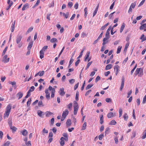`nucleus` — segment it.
Wrapping results in <instances>:
<instances>
[{
	"label": "nucleus",
	"mask_w": 146,
	"mask_h": 146,
	"mask_svg": "<svg viewBox=\"0 0 146 146\" xmlns=\"http://www.w3.org/2000/svg\"><path fill=\"white\" fill-rule=\"evenodd\" d=\"M11 105H8L6 108V111L5 113L4 114V117H5L7 116L8 117L9 115L10 112L11 111Z\"/></svg>",
	"instance_id": "obj_1"
},
{
	"label": "nucleus",
	"mask_w": 146,
	"mask_h": 146,
	"mask_svg": "<svg viewBox=\"0 0 146 146\" xmlns=\"http://www.w3.org/2000/svg\"><path fill=\"white\" fill-rule=\"evenodd\" d=\"M74 115H76L77 114V112L79 108V106L78 104V103L75 101H74Z\"/></svg>",
	"instance_id": "obj_2"
},
{
	"label": "nucleus",
	"mask_w": 146,
	"mask_h": 146,
	"mask_svg": "<svg viewBox=\"0 0 146 146\" xmlns=\"http://www.w3.org/2000/svg\"><path fill=\"white\" fill-rule=\"evenodd\" d=\"M69 111L67 109H66L65 111H63L62 115V117L61 119L62 121H63L65 119Z\"/></svg>",
	"instance_id": "obj_3"
},
{
	"label": "nucleus",
	"mask_w": 146,
	"mask_h": 146,
	"mask_svg": "<svg viewBox=\"0 0 146 146\" xmlns=\"http://www.w3.org/2000/svg\"><path fill=\"white\" fill-rule=\"evenodd\" d=\"M35 88L34 86H32L30 88V89L28 91L27 93V95L25 96V98H27L30 96L31 95V93L33 92L34 89Z\"/></svg>",
	"instance_id": "obj_4"
},
{
	"label": "nucleus",
	"mask_w": 146,
	"mask_h": 146,
	"mask_svg": "<svg viewBox=\"0 0 146 146\" xmlns=\"http://www.w3.org/2000/svg\"><path fill=\"white\" fill-rule=\"evenodd\" d=\"M9 58H8L7 55H5L3 57L2 61L4 63H6L9 62Z\"/></svg>",
	"instance_id": "obj_5"
},
{
	"label": "nucleus",
	"mask_w": 146,
	"mask_h": 146,
	"mask_svg": "<svg viewBox=\"0 0 146 146\" xmlns=\"http://www.w3.org/2000/svg\"><path fill=\"white\" fill-rule=\"evenodd\" d=\"M125 79L123 76L121 78V85L120 88V90L121 91L123 88L124 85Z\"/></svg>",
	"instance_id": "obj_6"
},
{
	"label": "nucleus",
	"mask_w": 146,
	"mask_h": 146,
	"mask_svg": "<svg viewBox=\"0 0 146 146\" xmlns=\"http://www.w3.org/2000/svg\"><path fill=\"white\" fill-rule=\"evenodd\" d=\"M22 37V36L21 35H19L17 36L16 38V42L17 44L20 43Z\"/></svg>",
	"instance_id": "obj_7"
},
{
	"label": "nucleus",
	"mask_w": 146,
	"mask_h": 146,
	"mask_svg": "<svg viewBox=\"0 0 146 146\" xmlns=\"http://www.w3.org/2000/svg\"><path fill=\"white\" fill-rule=\"evenodd\" d=\"M58 92L61 96H64L65 93V92L64 91V88H60V90Z\"/></svg>",
	"instance_id": "obj_8"
},
{
	"label": "nucleus",
	"mask_w": 146,
	"mask_h": 146,
	"mask_svg": "<svg viewBox=\"0 0 146 146\" xmlns=\"http://www.w3.org/2000/svg\"><path fill=\"white\" fill-rule=\"evenodd\" d=\"M114 70H116L115 75H117L119 71V66L118 65H116L114 66Z\"/></svg>",
	"instance_id": "obj_9"
},
{
	"label": "nucleus",
	"mask_w": 146,
	"mask_h": 146,
	"mask_svg": "<svg viewBox=\"0 0 146 146\" xmlns=\"http://www.w3.org/2000/svg\"><path fill=\"white\" fill-rule=\"evenodd\" d=\"M23 95V93L21 92H19L16 95V96L19 99L22 98Z\"/></svg>",
	"instance_id": "obj_10"
},
{
	"label": "nucleus",
	"mask_w": 146,
	"mask_h": 146,
	"mask_svg": "<svg viewBox=\"0 0 146 146\" xmlns=\"http://www.w3.org/2000/svg\"><path fill=\"white\" fill-rule=\"evenodd\" d=\"M90 51H88L87 52L85 56L84 61H86L87 60V59L89 58V56L90 55Z\"/></svg>",
	"instance_id": "obj_11"
},
{
	"label": "nucleus",
	"mask_w": 146,
	"mask_h": 146,
	"mask_svg": "<svg viewBox=\"0 0 146 146\" xmlns=\"http://www.w3.org/2000/svg\"><path fill=\"white\" fill-rule=\"evenodd\" d=\"M33 41H31L29 44V45L28 46V50H30L32 47L33 46Z\"/></svg>",
	"instance_id": "obj_12"
},
{
	"label": "nucleus",
	"mask_w": 146,
	"mask_h": 146,
	"mask_svg": "<svg viewBox=\"0 0 146 146\" xmlns=\"http://www.w3.org/2000/svg\"><path fill=\"white\" fill-rule=\"evenodd\" d=\"M45 93L46 94V98L47 99L49 98H50V93L48 92V90L47 89L45 90Z\"/></svg>",
	"instance_id": "obj_13"
},
{
	"label": "nucleus",
	"mask_w": 146,
	"mask_h": 146,
	"mask_svg": "<svg viewBox=\"0 0 146 146\" xmlns=\"http://www.w3.org/2000/svg\"><path fill=\"white\" fill-rule=\"evenodd\" d=\"M29 5L28 3H26L23 5L22 9V11H24L27 9L29 7Z\"/></svg>",
	"instance_id": "obj_14"
},
{
	"label": "nucleus",
	"mask_w": 146,
	"mask_h": 146,
	"mask_svg": "<svg viewBox=\"0 0 146 146\" xmlns=\"http://www.w3.org/2000/svg\"><path fill=\"white\" fill-rule=\"evenodd\" d=\"M21 132L22 133V135L24 136H26L28 134V131L26 129H24L23 131H21Z\"/></svg>",
	"instance_id": "obj_15"
},
{
	"label": "nucleus",
	"mask_w": 146,
	"mask_h": 146,
	"mask_svg": "<svg viewBox=\"0 0 146 146\" xmlns=\"http://www.w3.org/2000/svg\"><path fill=\"white\" fill-rule=\"evenodd\" d=\"M60 145L62 146H63L64 144V138L62 137L60 139Z\"/></svg>",
	"instance_id": "obj_16"
},
{
	"label": "nucleus",
	"mask_w": 146,
	"mask_h": 146,
	"mask_svg": "<svg viewBox=\"0 0 146 146\" xmlns=\"http://www.w3.org/2000/svg\"><path fill=\"white\" fill-rule=\"evenodd\" d=\"M66 124L67 127H69L71 125V121L70 119L67 120L66 122Z\"/></svg>",
	"instance_id": "obj_17"
},
{
	"label": "nucleus",
	"mask_w": 146,
	"mask_h": 146,
	"mask_svg": "<svg viewBox=\"0 0 146 146\" xmlns=\"http://www.w3.org/2000/svg\"><path fill=\"white\" fill-rule=\"evenodd\" d=\"M46 116V117H49L53 114V113L49 111H47L45 113Z\"/></svg>",
	"instance_id": "obj_18"
},
{
	"label": "nucleus",
	"mask_w": 146,
	"mask_h": 146,
	"mask_svg": "<svg viewBox=\"0 0 146 146\" xmlns=\"http://www.w3.org/2000/svg\"><path fill=\"white\" fill-rule=\"evenodd\" d=\"M15 21L14 22V23H12V26H11V31L12 32H13L14 31V30L15 29Z\"/></svg>",
	"instance_id": "obj_19"
},
{
	"label": "nucleus",
	"mask_w": 146,
	"mask_h": 146,
	"mask_svg": "<svg viewBox=\"0 0 146 146\" xmlns=\"http://www.w3.org/2000/svg\"><path fill=\"white\" fill-rule=\"evenodd\" d=\"M9 83L10 84H11L14 87V88L15 89L16 88V82H9Z\"/></svg>",
	"instance_id": "obj_20"
},
{
	"label": "nucleus",
	"mask_w": 146,
	"mask_h": 146,
	"mask_svg": "<svg viewBox=\"0 0 146 146\" xmlns=\"http://www.w3.org/2000/svg\"><path fill=\"white\" fill-rule=\"evenodd\" d=\"M40 57L41 59L43 58L44 57V52L42 51H40Z\"/></svg>",
	"instance_id": "obj_21"
},
{
	"label": "nucleus",
	"mask_w": 146,
	"mask_h": 146,
	"mask_svg": "<svg viewBox=\"0 0 146 146\" xmlns=\"http://www.w3.org/2000/svg\"><path fill=\"white\" fill-rule=\"evenodd\" d=\"M11 129L12 130V132H14L16 131L17 129V128L14 126H13L12 125L10 127Z\"/></svg>",
	"instance_id": "obj_22"
},
{
	"label": "nucleus",
	"mask_w": 146,
	"mask_h": 146,
	"mask_svg": "<svg viewBox=\"0 0 146 146\" xmlns=\"http://www.w3.org/2000/svg\"><path fill=\"white\" fill-rule=\"evenodd\" d=\"M87 123L86 122H84L82 127L81 130H84L86 129Z\"/></svg>",
	"instance_id": "obj_23"
},
{
	"label": "nucleus",
	"mask_w": 146,
	"mask_h": 146,
	"mask_svg": "<svg viewBox=\"0 0 146 146\" xmlns=\"http://www.w3.org/2000/svg\"><path fill=\"white\" fill-rule=\"evenodd\" d=\"M111 29V27H110L107 31L106 34V36H109L110 34L109 32Z\"/></svg>",
	"instance_id": "obj_24"
},
{
	"label": "nucleus",
	"mask_w": 146,
	"mask_h": 146,
	"mask_svg": "<svg viewBox=\"0 0 146 146\" xmlns=\"http://www.w3.org/2000/svg\"><path fill=\"white\" fill-rule=\"evenodd\" d=\"M43 112L40 110H38L37 111V114L40 117H42V113Z\"/></svg>",
	"instance_id": "obj_25"
},
{
	"label": "nucleus",
	"mask_w": 146,
	"mask_h": 146,
	"mask_svg": "<svg viewBox=\"0 0 146 146\" xmlns=\"http://www.w3.org/2000/svg\"><path fill=\"white\" fill-rule=\"evenodd\" d=\"M137 3V1H135L134 3H132L130 6V7L134 9L136 6Z\"/></svg>",
	"instance_id": "obj_26"
},
{
	"label": "nucleus",
	"mask_w": 146,
	"mask_h": 146,
	"mask_svg": "<svg viewBox=\"0 0 146 146\" xmlns=\"http://www.w3.org/2000/svg\"><path fill=\"white\" fill-rule=\"evenodd\" d=\"M146 28V23H145L142 25L140 27L139 29L140 30H143L144 28Z\"/></svg>",
	"instance_id": "obj_27"
},
{
	"label": "nucleus",
	"mask_w": 146,
	"mask_h": 146,
	"mask_svg": "<svg viewBox=\"0 0 146 146\" xmlns=\"http://www.w3.org/2000/svg\"><path fill=\"white\" fill-rule=\"evenodd\" d=\"M113 116V113L112 112H110L108 113L107 117L108 118H111Z\"/></svg>",
	"instance_id": "obj_28"
},
{
	"label": "nucleus",
	"mask_w": 146,
	"mask_h": 146,
	"mask_svg": "<svg viewBox=\"0 0 146 146\" xmlns=\"http://www.w3.org/2000/svg\"><path fill=\"white\" fill-rule=\"evenodd\" d=\"M125 27V24L124 23H123L122 24V25L120 29V32L121 33H122L123 31L124 28Z\"/></svg>",
	"instance_id": "obj_29"
},
{
	"label": "nucleus",
	"mask_w": 146,
	"mask_h": 146,
	"mask_svg": "<svg viewBox=\"0 0 146 146\" xmlns=\"http://www.w3.org/2000/svg\"><path fill=\"white\" fill-rule=\"evenodd\" d=\"M103 122V115H102L100 116V123L101 124H102Z\"/></svg>",
	"instance_id": "obj_30"
},
{
	"label": "nucleus",
	"mask_w": 146,
	"mask_h": 146,
	"mask_svg": "<svg viewBox=\"0 0 146 146\" xmlns=\"http://www.w3.org/2000/svg\"><path fill=\"white\" fill-rule=\"evenodd\" d=\"M143 136L141 137L142 139H145L146 137V129L145 130L143 133Z\"/></svg>",
	"instance_id": "obj_31"
},
{
	"label": "nucleus",
	"mask_w": 146,
	"mask_h": 146,
	"mask_svg": "<svg viewBox=\"0 0 146 146\" xmlns=\"http://www.w3.org/2000/svg\"><path fill=\"white\" fill-rule=\"evenodd\" d=\"M112 67V65L111 64H109L106 66V70H108L111 69Z\"/></svg>",
	"instance_id": "obj_32"
},
{
	"label": "nucleus",
	"mask_w": 146,
	"mask_h": 146,
	"mask_svg": "<svg viewBox=\"0 0 146 146\" xmlns=\"http://www.w3.org/2000/svg\"><path fill=\"white\" fill-rule=\"evenodd\" d=\"M116 123V122L114 120H112L111 121L109 124L111 125H115Z\"/></svg>",
	"instance_id": "obj_33"
},
{
	"label": "nucleus",
	"mask_w": 146,
	"mask_h": 146,
	"mask_svg": "<svg viewBox=\"0 0 146 146\" xmlns=\"http://www.w3.org/2000/svg\"><path fill=\"white\" fill-rule=\"evenodd\" d=\"M8 123L10 127L12 125V122L11 119H8Z\"/></svg>",
	"instance_id": "obj_34"
},
{
	"label": "nucleus",
	"mask_w": 146,
	"mask_h": 146,
	"mask_svg": "<svg viewBox=\"0 0 146 146\" xmlns=\"http://www.w3.org/2000/svg\"><path fill=\"white\" fill-rule=\"evenodd\" d=\"M123 116L124 120L125 121H127V120L128 118V116L127 113H124Z\"/></svg>",
	"instance_id": "obj_35"
},
{
	"label": "nucleus",
	"mask_w": 146,
	"mask_h": 146,
	"mask_svg": "<svg viewBox=\"0 0 146 146\" xmlns=\"http://www.w3.org/2000/svg\"><path fill=\"white\" fill-rule=\"evenodd\" d=\"M63 15L64 17H65L67 19L69 15V13L68 12H67L66 13V14L64 13H63Z\"/></svg>",
	"instance_id": "obj_36"
},
{
	"label": "nucleus",
	"mask_w": 146,
	"mask_h": 146,
	"mask_svg": "<svg viewBox=\"0 0 146 146\" xmlns=\"http://www.w3.org/2000/svg\"><path fill=\"white\" fill-rule=\"evenodd\" d=\"M109 23H108L104 26H102L101 28V30H104L109 25Z\"/></svg>",
	"instance_id": "obj_37"
},
{
	"label": "nucleus",
	"mask_w": 146,
	"mask_h": 146,
	"mask_svg": "<svg viewBox=\"0 0 146 146\" xmlns=\"http://www.w3.org/2000/svg\"><path fill=\"white\" fill-rule=\"evenodd\" d=\"M141 68H137L135 72L136 73V75H137V74H139V72L141 70Z\"/></svg>",
	"instance_id": "obj_38"
},
{
	"label": "nucleus",
	"mask_w": 146,
	"mask_h": 146,
	"mask_svg": "<svg viewBox=\"0 0 146 146\" xmlns=\"http://www.w3.org/2000/svg\"><path fill=\"white\" fill-rule=\"evenodd\" d=\"M93 84H90L88 85L86 88V90H87L90 88H91L92 86H93Z\"/></svg>",
	"instance_id": "obj_39"
},
{
	"label": "nucleus",
	"mask_w": 146,
	"mask_h": 146,
	"mask_svg": "<svg viewBox=\"0 0 146 146\" xmlns=\"http://www.w3.org/2000/svg\"><path fill=\"white\" fill-rule=\"evenodd\" d=\"M72 6L73 3L72 2H69L68 3V6L69 8H71L72 7Z\"/></svg>",
	"instance_id": "obj_40"
},
{
	"label": "nucleus",
	"mask_w": 146,
	"mask_h": 146,
	"mask_svg": "<svg viewBox=\"0 0 146 146\" xmlns=\"http://www.w3.org/2000/svg\"><path fill=\"white\" fill-rule=\"evenodd\" d=\"M57 42V40L56 38H53L50 40V42L52 43Z\"/></svg>",
	"instance_id": "obj_41"
},
{
	"label": "nucleus",
	"mask_w": 146,
	"mask_h": 146,
	"mask_svg": "<svg viewBox=\"0 0 146 146\" xmlns=\"http://www.w3.org/2000/svg\"><path fill=\"white\" fill-rule=\"evenodd\" d=\"M8 47L7 46L6 47L4 50H3V52L2 53V56H3L4 55L5 53L6 52L7 49Z\"/></svg>",
	"instance_id": "obj_42"
},
{
	"label": "nucleus",
	"mask_w": 146,
	"mask_h": 146,
	"mask_svg": "<svg viewBox=\"0 0 146 146\" xmlns=\"http://www.w3.org/2000/svg\"><path fill=\"white\" fill-rule=\"evenodd\" d=\"M10 143V142L9 141H7L2 146H9Z\"/></svg>",
	"instance_id": "obj_43"
},
{
	"label": "nucleus",
	"mask_w": 146,
	"mask_h": 146,
	"mask_svg": "<svg viewBox=\"0 0 146 146\" xmlns=\"http://www.w3.org/2000/svg\"><path fill=\"white\" fill-rule=\"evenodd\" d=\"M48 133V130L45 129V128H44L42 130V133L43 135H44V133Z\"/></svg>",
	"instance_id": "obj_44"
},
{
	"label": "nucleus",
	"mask_w": 146,
	"mask_h": 146,
	"mask_svg": "<svg viewBox=\"0 0 146 146\" xmlns=\"http://www.w3.org/2000/svg\"><path fill=\"white\" fill-rule=\"evenodd\" d=\"M119 117H121L122 114V110L121 108H120L119 109Z\"/></svg>",
	"instance_id": "obj_45"
},
{
	"label": "nucleus",
	"mask_w": 146,
	"mask_h": 146,
	"mask_svg": "<svg viewBox=\"0 0 146 146\" xmlns=\"http://www.w3.org/2000/svg\"><path fill=\"white\" fill-rule=\"evenodd\" d=\"M31 98L28 100L27 102V106H30V104H31Z\"/></svg>",
	"instance_id": "obj_46"
},
{
	"label": "nucleus",
	"mask_w": 146,
	"mask_h": 146,
	"mask_svg": "<svg viewBox=\"0 0 146 146\" xmlns=\"http://www.w3.org/2000/svg\"><path fill=\"white\" fill-rule=\"evenodd\" d=\"M13 4V2L11 1L10 3V5H9L6 8V10H7L9 9L10 8V7H11V6Z\"/></svg>",
	"instance_id": "obj_47"
},
{
	"label": "nucleus",
	"mask_w": 146,
	"mask_h": 146,
	"mask_svg": "<svg viewBox=\"0 0 146 146\" xmlns=\"http://www.w3.org/2000/svg\"><path fill=\"white\" fill-rule=\"evenodd\" d=\"M78 2H76L74 5V8L76 9H78Z\"/></svg>",
	"instance_id": "obj_48"
},
{
	"label": "nucleus",
	"mask_w": 146,
	"mask_h": 146,
	"mask_svg": "<svg viewBox=\"0 0 146 146\" xmlns=\"http://www.w3.org/2000/svg\"><path fill=\"white\" fill-rule=\"evenodd\" d=\"M48 46H44L42 49L40 50V51H42L44 52L46 50V49L47 48Z\"/></svg>",
	"instance_id": "obj_49"
},
{
	"label": "nucleus",
	"mask_w": 146,
	"mask_h": 146,
	"mask_svg": "<svg viewBox=\"0 0 146 146\" xmlns=\"http://www.w3.org/2000/svg\"><path fill=\"white\" fill-rule=\"evenodd\" d=\"M121 47L120 46H119L118 47L117 52V54H119L121 50Z\"/></svg>",
	"instance_id": "obj_50"
},
{
	"label": "nucleus",
	"mask_w": 146,
	"mask_h": 146,
	"mask_svg": "<svg viewBox=\"0 0 146 146\" xmlns=\"http://www.w3.org/2000/svg\"><path fill=\"white\" fill-rule=\"evenodd\" d=\"M129 44L128 43H127L126 44L125 47V48L124 50V52H126L127 50V47H128V46H129Z\"/></svg>",
	"instance_id": "obj_51"
},
{
	"label": "nucleus",
	"mask_w": 146,
	"mask_h": 146,
	"mask_svg": "<svg viewBox=\"0 0 146 146\" xmlns=\"http://www.w3.org/2000/svg\"><path fill=\"white\" fill-rule=\"evenodd\" d=\"M84 49H83L80 52V54L79 56L77 58H80L82 56L83 54V52L84 51Z\"/></svg>",
	"instance_id": "obj_52"
},
{
	"label": "nucleus",
	"mask_w": 146,
	"mask_h": 146,
	"mask_svg": "<svg viewBox=\"0 0 146 146\" xmlns=\"http://www.w3.org/2000/svg\"><path fill=\"white\" fill-rule=\"evenodd\" d=\"M104 137V135L103 134H101L99 135L98 138L100 140H101Z\"/></svg>",
	"instance_id": "obj_53"
},
{
	"label": "nucleus",
	"mask_w": 146,
	"mask_h": 146,
	"mask_svg": "<svg viewBox=\"0 0 146 146\" xmlns=\"http://www.w3.org/2000/svg\"><path fill=\"white\" fill-rule=\"evenodd\" d=\"M55 92V90H54V89H53L52 91V93L51 95V97L52 98L54 97V93Z\"/></svg>",
	"instance_id": "obj_54"
},
{
	"label": "nucleus",
	"mask_w": 146,
	"mask_h": 146,
	"mask_svg": "<svg viewBox=\"0 0 146 146\" xmlns=\"http://www.w3.org/2000/svg\"><path fill=\"white\" fill-rule=\"evenodd\" d=\"M69 81L70 84H72L75 82V80L73 79H71L69 80Z\"/></svg>",
	"instance_id": "obj_55"
},
{
	"label": "nucleus",
	"mask_w": 146,
	"mask_h": 146,
	"mask_svg": "<svg viewBox=\"0 0 146 146\" xmlns=\"http://www.w3.org/2000/svg\"><path fill=\"white\" fill-rule=\"evenodd\" d=\"M145 0H142V1L138 5V7H140L142 6L145 2Z\"/></svg>",
	"instance_id": "obj_56"
},
{
	"label": "nucleus",
	"mask_w": 146,
	"mask_h": 146,
	"mask_svg": "<svg viewBox=\"0 0 146 146\" xmlns=\"http://www.w3.org/2000/svg\"><path fill=\"white\" fill-rule=\"evenodd\" d=\"M87 35L86 33L84 32H82L81 34V37L82 38L85 37Z\"/></svg>",
	"instance_id": "obj_57"
},
{
	"label": "nucleus",
	"mask_w": 146,
	"mask_h": 146,
	"mask_svg": "<svg viewBox=\"0 0 146 146\" xmlns=\"http://www.w3.org/2000/svg\"><path fill=\"white\" fill-rule=\"evenodd\" d=\"M33 27H30L28 29L27 32L28 33H29L31 32L33 30Z\"/></svg>",
	"instance_id": "obj_58"
},
{
	"label": "nucleus",
	"mask_w": 146,
	"mask_h": 146,
	"mask_svg": "<svg viewBox=\"0 0 146 146\" xmlns=\"http://www.w3.org/2000/svg\"><path fill=\"white\" fill-rule=\"evenodd\" d=\"M72 106V103H70L68 106V108L69 109H71Z\"/></svg>",
	"instance_id": "obj_59"
},
{
	"label": "nucleus",
	"mask_w": 146,
	"mask_h": 146,
	"mask_svg": "<svg viewBox=\"0 0 146 146\" xmlns=\"http://www.w3.org/2000/svg\"><path fill=\"white\" fill-rule=\"evenodd\" d=\"M92 61H91V62H89L88 64L87 65V67H86V70L91 65V64L92 63Z\"/></svg>",
	"instance_id": "obj_60"
},
{
	"label": "nucleus",
	"mask_w": 146,
	"mask_h": 146,
	"mask_svg": "<svg viewBox=\"0 0 146 146\" xmlns=\"http://www.w3.org/2000/svg\"><path fill=\"white\" fill-rule=\"evenodd\" d=\"M78 96L79 92H77L76 93V99L77 101L78 100Z\"/></svg>",
	"instance_id": "obj_61"
},
{
	"label": "nucleus",
	"mask_w": 146,
	"mask_h": 146,
	"mask_svg": "<svg viewBox=\"0 0 146 146\" xmlns=\"http://www.w3.org/2000/svg\"><path fill=\"white\" fill-rule=\"evenodd\" d=\"M109 38V36H106V37L104 38L103 39V41L104 42V41H107V40H108Z\"/></svg>",
	"instance_id": "obj_62"
},
{
	"label": "nucleus",
	"mask_w": 146,
	"mask_h": 146,
	"mask_svg": "<svg viewBox=\"0 0 146 146\" xmlns=\"http://www.w3.org/2000/svg\"><path fill=\"white\" fill-rule=\"evenodd\" d=\"M146 102V95L144 97L142 103L143 104H144Z\"/></svg>",
	"instance_id": "obj_63"
},
{
	"label": "nucleus",
	"mask_w": 146,
	"mask_h": 146,
	"mask_svg": "<svg viewBox=\"0 0 146 146\" xmlns=\"http://www.w3.org/2000/svg\"><path fill=\"white\" fill-rule=\"evenodd\" d=\"M139 74L138 75V76H141L143 74V71L142 70V69H141V70H140V72H139Z\"/></svg>",
	"instance_id": "obj_64"
}]
</instances>
